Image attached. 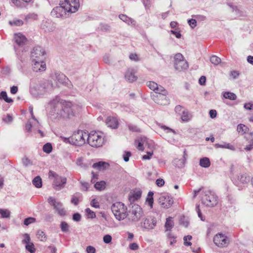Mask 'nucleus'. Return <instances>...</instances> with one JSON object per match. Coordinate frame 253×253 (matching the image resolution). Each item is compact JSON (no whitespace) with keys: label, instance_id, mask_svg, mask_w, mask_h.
Here are the masks:
<instances>
[{"label":"nucleus","instance_id":"6","mask_svg":"<svg viewBox=\"0 0 253 253\" xmlns=\"http://www.w3.org/2000/svg\"><path fill=\"white\" fill-rule=\"evenodd\" d=\"M111 210L116 219L119 221L124 220L127 216V208L122 202H117L113 204Z\"/></svg>","mask_w":253,"mask_h":253},{"label":"nucleus","instance_id":"53","mask_svg":"<svg viewBox=\"0 0 253 253\" xmlns=\"http://www.w3.org/2000/svg\"><path fill=\"white\" fill-rule=\"evenodd\" d=\"M188 23L192 28H195L197 25V22L196 20L194 19H189Z\"/></svg>","mask_w":253,"mask_h":253},{"label":"nucleus","instance_id":"36","mask_svg":"<svg viewBox=\"0 0 253 253\" xmlns=\"http://www.w3.org/2000/svg\"><path fill=\"white\" fill-rule=\"evenodd\" d=\"M25 248L26 250L29 252L30 253H35L36 249L34 245L32 242L26 244Z\"/></svg>","mask_w":253,"mask_h":253},{"label":"nucleus","instance_id":"55","mask_svg":"<svg viewBox=\"0 0 253 253\" xmlns=\"http://www.w3.org/2000/svg\"><path fill=\"white\" fill-rule=\"evenodd\" d=\"M131 156V153L130 152L127 151L125 152L123 155L124 160L127 162L129 161V157Z\"/></svg>","mask_w":253,"mask_h":253},{"label":"nucleus","instance_id":"25","mask_svg":"<svg viewBox=\"0 0 253 253\" xmlns=\"http://www.w3.org/2000/svg\"><path fill=\"white\" fill-rule=\"evenodd\" d=\"M174 221L172 217L169 216L167 218L165 224L166 231H170L174 227Z\"/></svg>","mask_w":253,"mask_h":253},{"label":"nucleus","instance_id":"44","mask_svg":"<svg viewBox=\"0 0 253 253\" xmlns=\"http://www.w3.org/2000/svg\"><path fill=\"white\" fill-rule=\"evenodd\" d=\"M128 129L130 131H131L132 132H139L140 129L136 125L129 124L127 125Z\"/></svg>","mask_w":253,"mask_h":253},{"label":"nucleus","instance_id":"42","mask_svg":"<svg viewBox=\"0 0 253 253\" xmlns=\"http://www.w3.org/2000/svg\"><path fill=\"white\" fill-rule=\"evenodd\" d=\"M9 24L11 26H20L23 24V22L20 19H14L12 21H9Z\"/></svg>","mask_w":253,"mask_h":253},{"label":"nucleus","instance_id":"4","mask_svg":"<svg viewBox=\"0 0 253 253\" xmlns=\"http://www.w3.org/2000/svg\"><path fill=\"white\" fill-rule=\"evenodd\" d=\"M129 208L126 217L128 222L132 224L138 222L144 215L142 209L137 204L131 205Z\"/></svg>","mask_w":253,"mask_h":253},{"label":"nucleus","instance_id":"3","mask_svg":"<svg viewBox=\"0 0 253 253\" xmlns=\"http://www.w3.org/2000/svg\"><path fill=\"white\" fill-rule=\"evenodd\" d=\"M49 105L51 109L49 115L52 119H59L62 117H68L72 113L70 108L64 106L63 104L59 102L56 99L51 101Z\"/></svg>","mask_w":253,"mask_h":253},{"label":"nucleus","instance_id":"28","mask_svg":"<svg viewBox=\"0 0 253 253\" xmlns=\"http://www.w3.org/2000/svg\"><path fill=\"white\" fill-rule=\"evenodd\" d=\"M199 165L203 168H209L211 165L210 159L207 157H204L201 159L200 160Z\"/></svg>","mask_w":253,"mask_h":253},{"label":"nucleus","instance_id":"11","mask_svg":"<svg viewBox=\"0 0 253 253\" xmlns=\"http://www.w3.org/2000/svg\"><path fill=\"white\" fill-rule=\"evenodd\" d=\"M174 67L178 71L186 70L188 67V62L181 53H177L174 56Z\"/></svg>","mask_w":253,"mask_h":253},{"label":"nucleus","instance_id":"58","mask_svg":"<svg viewBox=\"0 0 253 253\" xmlns=\"http://www.w3.org/2000/svg\"><path fill=\"white\" fill-rule=\"evenodd\" d=\"M86 251L87 253H95L96 250L93 247L88 246L86 247Z\"/></svg>","mask_w":253,"mask_h":253},{"label":"nucleus","instance_id":"10","mask_svg":"<svg viewBox=\"0 0 253 253\" xmlns=\"http://www.w3.org/2000/svg\"><path fill=\"white\" fill-rule=\"evenodd\" d=\"M53 176L54 177L53 181V188L56 190H60L65 187L67 182V178L65 177L59 176L55 172L50 171L49 176Z\"/></svg>","mask_w":253,"mask_h":253},{"label":"nucleus","instance_id":"31","mask_svg":"<svg viewBox=\"0 0 253 253\" xmlns=\"http://www.w3.org/2000/svg\"><path fill=\"white\" fill-rule=\"evenodd\" d=\"M249 128L243 124H239L238 125L237 127V130L239 133H241L242 134H244L247 132L249 130Z\"/></svg>","mask_w":253,"mask_h":253},{"label":"nucleus","instance_id":"20","mask_svg":"<svg viewBox=\"0 0 253 253\" xmlns=\"http://www.w3.org/2000/svg\"><path fill=\"white\" fill-rule=\"evenodd\" d=\"M147 85L150 89L153 90L156 94L162 91H165V89L162 86L158 85L154 82H147Z\"/></svg>","mask_w":253,"mask_h":253},{"label":"nucleus","instance_id":"48","mask_svg":"<svg viewBox=\"0 0 253 253\" xmlns=\"http://www.w3.org/2000/svg\"><path fill=\"white\" fill-rule=\"evenodd\" d=\"M112 240V236L110 235L106 234L103 238V242L106 244H110Z\"/></svg>","mask_w":253,"mask_h":253},{"label":"nucleus","instance_id":"35","mask_svg":"<svg viewBox=\"0 0 253 253\" xmlns=\"http://www.w3.org/2000/svg\"><path fill=\"white\" fill-rule=\"evenodd\" d=\"M154 195V193L152 191H150L148 192L147 197L146 199V202L148 203V205L151 207L152 208L153 207V196Z\"/></svg>","mask_w":253,"mask_h":253},{"label":"nucleus","instance_id":"52","mask_svg":"<svg viewBox=\"0 0 253 253\" xmlns=\"http://www.w3.org/2000/svg\"><path fill=\"white\" fill-rule=\"evenodd\" d=\"M2 120L7 123H11L12 122V117L10 114H7L6 117H3Z\"/></svg>","mask_w":253,"mask_h":253},{"label":"nucleus","instance_id":"22","mask_svg":"<svg viewBox=\"0 0 253 253\" xmlns=\"http://www.w3.org/2000/svg\"><path fill=\"white\" fill-rule=\"evenodd\" d=\"M14 39L16 43L19 45H23L27 41L26 38L20 33L15 34Z\"/></svg>","mask_w":253,"mask_h":253},{"label":"nucleus","instance_id":"41","mask_svg":"<svg viewBox=\"0 0 253 253\" xmlns=\"http://www.w3.org/2000/svg\"><path fill=\"white\" fill-rule=\"evenodd\" d=\"M106 183L104 181H101L100 182H97L94 184V187L99 190H101L104 188Z\"/></svg>","mask_w":253,"mask_h":253},{"label":"nucleus","instance_id":"63","mask_svg":"<svg viewBox=\"0 0 253 253\" xmlns=\"http://www.w3.org/2000/svg\"><path fill=\"white\" fill-rule=\"evenodd\" d=\"M209 114L211 118H215L217 115L216 111L215 110H211L210 111Z\"/></svg>","mask_w":253,"mask_h":253},{"label":"nucleus","instance_id":"13","mask_svg":"<svg viewBox=\"0 0 253 253\" xmlns=\"http://www.w3.org/2000/svg\"><path fill=\"white\" fill-rule=\"evenodd\" d=\"M168 94L167 91H162L156 94H153L151 96L153 100L158 104L161 105H166L169 104V99L167 97Z\"/></svg>","mask_w":253,"mask_h":253},{"label":"nucleus","instance_id":"9","mask_svg":"<svg viewBox=\"0 0 253 253\" xmlns=\"http://www.w3.org/2000/svg\"><path fill=\"white\" fill-rule=\"evenodd\" d=\"M88 133L83 130H79L74 132L71 137V144L82 146L85 143L86 138H87Z\"/></svg>","mask_w":253,"mask_h":253},{"label":"nucleus","instance_id":"54","mask_svg":"<svg viewBox=\"0 0 253 253\" xmlns=\"http://www.w3.org/2000/svg\"><path fill=\"white\" fill-rule=\"evenodd\" d=\"M33 19L36 20L37 19V15L34 13H31L28 15H27L25 19L26 20H28L29 19Z\"/></svg>","mask_w":253,"mask_h":253},{"label":"nucleus","instance_id":"34","mask_svg":"<svg viewBox=\"0 0 253 253\" xmlns=\"http://www.w3.org/2000/svg\"><path fill=\"white\" fill-rule=\"evenodd\" d=\"M60 226L62 232L64 233H68L70 232V226L65 221H61Z\"/></svg>","mask_w":253,"mask_h":253},{"label":"nucleus","instance_id":"40","mask_svg":"<svg viewBox=\"0 0 253 253\" xmlns=\"http://www.w3.org/2000/svg\"><path fill=\"white\" fill-rule=\"evenodd\" d=\"M0 214L2 218H8L10 216V212L6 209H0Z\"/></svg>","mask_w":253,"mask_h":253},{"label":"nucleus","instance_id":"26","mask_svg":"<svg viewBox=\"0 0 253 253\" xmlns=\"http://www.w3.org/2000/svg\"><path fill=\"white\" fill-rule=\"evenodd\" d=\"M109 165L105 162L100 161L97 163H94L92 167L94 169H96L98 170H103L105 169Z\"/></svg>","mask_w":253,"mask_h":253},{"label":"nucleus","instance_id":"59","mask_svg":"<svg viewBox=\"0 0 253 253\" xmlns=\"http://www.w3.org/2000/svg\"><path fill=\"white\" fill-rule=\"evenodd\" d=\"M253 149V139L250 140L249 142V144L247 145L245 148V149L246 151H250Z\"/></svg>","mask_w":253,"mask_h":253},{"label":"nucleus","instance_id":"19","mask_svg":"<svg viewBox=\"0 0 253 253\" xmlns=\"http://www.w3.org/2000/svg\"><path fill=\"white\" fill-rule=\"evenodd\" d=\"M135 73L136 71L133 68H128L125 73V79L130 83L136 81L137 77L135 75Z\"/></svg>","mask_w":253,"mask_h":253},{"label":"nucleus","instance_id":"62","mask_svg":"<svg viewBox=\"0 0 253 253\" xmlns=\"http://www.w3.org/2000/svg\"><path fill=\"white\" fill-rule=\"evenodd\" d=\"M153 154V152L152 151L148 152H147L146 155L143 156L142 159L143 160H149Z\"/></svg>","mask_w":253,"mask_h":253},{"label":"nucleus","instance_id":"47","mask_svg":"<svg viewBox=\"0 0 253 253\" xmlns=\"http://www.w3.org/2000/svg\"><path fill=\"white\" fill-rule=\"evenodd\" d=\"M174 164L177 166L178 168H182L184 166V160L183 159H175Z\"/></svg>","mask_w":253,"mask_h":253},{"label":"nucleus","instance_id":"60","mask_svg":"<svg viewBox=\"0 0 253 253\" xmlns=\"http://www.w3.org/2000/svg\"><path fill=\"white\" fill-rule=\"evenodd\" d=\"M33 127L32 124L30 121H29L26 125V130L28 132L32 131V128Z\"/></svg>","mask_w":253,"mask_h":253},{"label":"nucleus","instance_id":"37","mask_svg":"<svg viewBox=\"0 0 253 253\" xmlns=\"http://www.w3.org/2000/svg\"><path fill=\"white\" fill-rule=\"evenodd\" d=\"M210 61L214 65H217L221 62V59L216 55H212L210 58Z\"/></svg>","mask_w":253,"mask_h":253},{"label":"nucleus","instance_id":"23","mask_svg":"<svg viewBox=\"0 0 253 253\" xmlns=\"http://www.w3.org/2000/svg\"><path fill=\"white\" fill-rule=\"evenodd\" d=\"M55 80L60 84H64L68 80L66 76L60 72H56L55 73Z\"/></svg>","mask_w":253,"mask_h":253},{"label":"nucleus","instance_id":"5","mask_svg":"<svg viewBox=\"0 0 253 253\" xmlns=\"http://www.w3.org/2000/svg\"><path fill=\"white\" fill-rule=\"evenodd\" d=\"M201 201L203 205L210 207L216 206L218 203L217 197L215 193L206 188L201 193Z\"/></svg>","mask_w":253,"mask_h":253},{"label":"nucleus","instance_id":"12","mask_svg":"<svg viewBox=\"0 0 253 253\" xmlns=\"http://www.w3.org/2000/svg\"><path fill=\"white\" fill-rule=\"evenodd\" d=\"M48 202L51 206L53 207V208L55 210L59 215L62 216L66 215V211L63 208V205L61 202L57 201L52 197H49L48 198Z\"/></svg>","mask_w":253,"mask_h":253},{"label":"nucleus","instance_id":"21","mask_svg":"<svg viewBox=\"0 0 253 253\" xmlns=\"http://www.w3.org/2000/svg\"><path fill=\"white\" fill-rule=\"evenodd\" d=\"M106 124L108 126L113 129L118 128L119 123L117 118L113 117H108L106 120Z\"/></svg>","mask_w":253,"mask_h":253},{"label":"nucleus","instance_id":"17","mask_svg":"<svg viewBox=\"0 0 253 253\" xmlns=\"http://www.w3.org/2000/svg\"><path fill=\"white\" fill-rule=\"evenodd\" d=\"M41 27L45 32H51L55 30L56 26L55 24L52 21L46 19L42 21Z\"/></svg>","mask_w":253,"mask_h":253},{"label":"nucleus","instance_id":"18","mask_svg":"<svg viewBox=\"0 0 253 253\" xmlns=\"http://www.w3.org/2000/svg\"><path fill=\"white\" fill-rule=\"evenodd\" d=\"M33 70L35 72H42L46 69L45 63L43 60L32 61Z\"/></svg>","mask_w":253,"mask_h":253},{"label":"nucleus","instance_id":"32","mask_svg":"<svg viewBox=\"0 0 253 253\" xmlns=\"http://www.w3.org/2000/svg\"><path fill=\"white\" fill-rule=\"evenodd\" d=\"M32 183L33 185L38 188H41L42 186V180L39 176L35 177L33 179Z\"/></svg>","mask_w":253,"mask_h":253},{"label":"nucleus","instance_id":"56","mask_svg":"<svg viewBox=\"0 0 253 253\" xmlns=\"http://www.w3.org/2000/svg\"><path fill=\"white\" fill-rule=\"evenodd\" d=\"M73 219L75 221H77V222L80 221L81 219V214L79 213H74L73 215Z\"/></svg>","mask_w":253,"mask_h":253},{"label":"nucleus","instance_id":"14","mask_svg":"<svg viewBox=\"0 0 253 253\" xmlns=\"http://www.w3.org/2000/svg\"><path fill=\"white\" fill-rule=\"evenodd\" d=\"M45 53V50L41 46L34 47L31 52L32 61L43 60Z\"/></svg>","mask_w":253,"mask_h":253},{"label":"nucleus","instance_id":"33","mask_svg":"<svg viewBox=\"0 0 253 253\" xmlns=\"http://www.w3.org/2000/svg\"><path fill=\"white\" fill-rule=\"evenodd\" d=\"M223 96L225 98L231 100H235L237 98V96L235 93L229 91L225 92Z\"/></svg>","mask_w":253,"mask_h":253},{"label":"nucleus","instance_id":"46","mask_svg":"<svg viewBox=\"0 0 253 253\" xmlns=\"http://www.w3.org/2000/svg\"><path fill=\"white\" fill-rule=\"evenodd\" d=\"M37 235L38 238L40 239L41 241L45 240L46 236L45 233L43 231L41 230H38Z\"/></svg>","mask_w":253,"mask_h":253},{"label":"nucleus","instance_id":"27","mask_svg":"<svg viewBox=\"0 0 253 253\" xmlns=\"http://www.w3.org/2000/svg\"><path fill=\"white\" fill-rule=\"evenodd\" d=\"M119 17L121 20L127 23L128 25H135V21L132 19L127 16L126 15L122 14L119 15Z\"/></svg>","mask_w":253,"mask_h":253},{"label":"nucleus","instance_id":"50","mask_svg":"<svg viewBox=\"0 0 253 253\" xmlns=\"http://www.w3.org/2000/svg\"><path fill=\"white\" fill-rule=\"evenodd\" d=\"M100 29L104 32H108L110 30V27L106 24H101L100 26Z\"/></svg>","mask_w":253,"mask_h":253},{"label":"nucleus","instance_id":"2","mask_svg":"<svg viewBox=\"0 0 253 253\" xmlns=\"http://www.w3.org/2000/svg\"><path fill=\"white\" fill-rule=\"evenodd\" d=\"M57 84L54 86L53 84L47 81L42 83L37 79H33L30 80V92L35 97H40L45 93L51 91L54 87H58Z\"/></svg>","mask_w":253,"mask_h":253},{"label":"nucleus","instance_id":"15","mask_svg":"<svg viewBox=\"0 0 253 253\" xmlns=\"http://www.w3.org/2000/svg\"><path fill=\"white\" fill-rule=\"evenodd\" d=\"M159 202L162 208L169 209L173 204V200L169 195H162L159 198Z\"/></svg>","mask_w":253,"mask_h":253},{"label":"nucleus","instance_id":"61","mask_svg":"<svg viewBox=\"0 0 253 253\" xmlns=\"http://www.w3.org/2000/svg\"><path fill=\"white\" fill-rule=\"evenodd\" d=\"M156 183L158 186L161 187L164 185L165 181L162 178H159L156 180Z\"/></svg>","mask_w":253,"mask_h":253},{"label":"nucleus","instance_id":"8","mask_svg":"<svg viewBox=\"0 0 253 253\" xmlns=\"http://www.w3.org/2000/svg\"><path fill=\"white\" fill-rule=\"evenodd\" d=\"M159 220L154 215H149L143 219L140 223L141 228L147 230L154 229Z\"/></svg>","mask_w":253,"mask_h":253},{"label":"nucleus","instance_id":"64","mask_svg":"<svg viewBox=\"0 0 253 253\" xmlns=\"http://www.w3.org/2000/svg\"><path fill=\"white\" fill-rule=\"evenodd\" d=\"M129 58L130 60H133L135 61H137L139 60L138 56L136 54H133V53L130 54L129 55Z\"/></svg>","mask_w":253,"mask_h":253},{"label":"nucleus","instance_id":"57","mask_svg":"<svg viewBox=\"0 0 253 253\" xmlns=\"http://www.w3.org/2000/svg\"><path fill=\"white\" fill-rule=\"evenodd\" d=\"M245 109L249 110H253V103H246L244 106Z\"/></svg>","mask_w":253,"mask_h":253},{"label":"nucleus","instance_id":"45","mask_svg":"<svg viewBox=\"0 0 253 253\" xmlns=\"http://www.w3.org/2000/svg\"><path fill=\"white\" fill-rule=\"evenodd\" d=\"M35 222H36V218H35L34 217H30L26 218L24 219V224L26 226H28L31 223H35Z\"/></svg>","mask_w":253,"mask_h":253},{"label":"nucleus","instance_id":"7","mask_svg":"<svg viewBox=\"0 0 253 253\" xmlns=\"http://www.w3.org/2000/svg\"><path fill=\"white\" fill-rule=\"evenodd\" d=\"M104 134L100 131H91L88 134L87 141L92 147L101 146L104 143Z\"/></svg>","mask_w":253,"mask_h":253},{"label":"nucleus","instance_id":"49","mask_svg":"<svg viewBox=\"0 0 253 253\" xmlns=\"http://www.w3.org/2000/svg\"><path fill=\"white\" fill-rule=\"evenodd\" d=\"M24 239L22 240V243L24 244L30 243L31 238L30 235L27 233H25L23 235Z\"/></svg>","mask_w":253,"mask_h":253},{"label":"nucleus","instance_id":"51","mask_svg":"<svg viewBox=\"0 0 253 253\" xmlns=\"http://www.w3.org/2000/svg\"><path fill=\"white\" fill-rule=\"evenodd\" d=\"M196 211L198 213V217L201 219V220L204 221L205 219L203 218L202 216V212L200 209V206L199 205H197L196 207Z\"/></svg>","mask_w":253,"mask_h":253},{"label":"nucleus","instance_id":"1","mask_svg":"<svg viewBox=\"0 0 253 253\" xmlns=\"http://www.w3.org/2000/svg\"><path fill=\"white\" fill-rule=\"evenodd\" d=\"M79 6V0H61L60 6L54 7L50 14L52 17L66 18L69 13L78 11Z\"/></svg>","mask_w":253,"mask_h":253},{"label":"nucleus","instance_id":"29","mask_svg":"<svg viewBox=\"0 0 253 253\" xmlns=\"http://www.w3.org/2000/svg\"><path fill=\"white\" fill-rule=\"evenodd\" d=\"M238 180L242 183L246 184L250 181V177L246 174H242L237 176Z\"/></svg>","mask_w":253,"mask_h":253},{"label":"nucleus","instance_id":"16","mask_svg":"<svg viewBox=\"0 0 253 253\" xmlns=\"http://www.w3.org/2000/svg\"><path fill=\"white\" fill-rule=\"evenodd\" d=\"M213 242L220 248L226 247L228 244L227 237L222 234L216 235L213 238Z\"/></svg>","mask_w":253,"mask_h":253},{"label":"nucleus","instance_id":"38","mask_svg":"<svg viewBox=\"0 0 253 253\" xmlns=\"http://www.w3.org/2000/svg\"><path fill=\"white\" fill-rule=\"evenodd\" d=\"M43 151L45 152L46 153L49 154L50 153L52 150V147L51 144L50 143H47L44 144L42 148Z\"/></svg>","mask_w":253,"mask_h":253},{"label":"nucleus","instance_id":"39","mask_svg":"<svg viewBox=\"0 0 253 253\" xmlns=\"http://www.w3.org/2000/svg\"><path fill=\"white\" fill-rule=\"evenodd\" d=\"M85 211L87 218L91 219H93L95 218V213L94 211H92L90 209L86 208Z\"/></svg>","mask_w":253,"mask_h":253},{"label":"nucleus","instance_id":"43","mask_svg":"<svg viewBox=\"0 0 253 253\" xmlns=\"http://www.w3.org/2000/svg\"><path fill=\"white\" fill-rule=\"evenodd\" d=\"M191 116L189 113L187 111H183L181 115V118L184 122H188L190 120Z\"/></svg>","mask_w":253,"mask_h":253},{"label":"nucleus","instance_id":"24","mask_svg":"<svg viewBox=\"0 0 253 253\" xmlns=\"http://www.w3.org/2000/svg\"><path fill=\"white\" fill-rule=\"evenodd\" d=\"M142 194V191L138 189H134L131 193V195L129 196L130 201H135L139 199Z\"/></svg>","mask_w":253,"mask_h":253},{"label":"nucleus","instance_id":"30","mask_svg":"<svg viewBox=\"0 0 253 253\" xmlns=\"http://www.w3.org/2000/svg\"><path fill=\"white\" fill-rule=\"evenodd\" d=\"M76 164L80 167V168L83 169H86L87 168H88L89 166L90 165V163H84L83 158H79L77 159L76 162Z\"/></svg>","mask_w":253,"mask_h":253}]
</instances>
